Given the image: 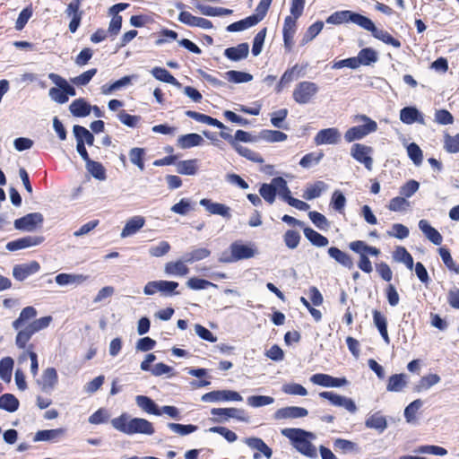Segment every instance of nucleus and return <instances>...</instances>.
<instances>
[{"instance_id": "f257e3e1", "label": "nucleus", "mask_w": 459, "mask_h": 459, "mask_svg": "<svg viewBox=\"0 0 459 459\" xmlns=\"http://www.w3.org/2000/svg\"><path fill=\"white\" fill-rule=\"evenodd\" d=\"M111 425L115 429L129 436L134 434L151 436L155 432L152 422L143 418H132L127 413H122L114 418L111 420Z\"/></svg>"}, {"instance_id": "f03ea898", "label": "nucleus", "mask_w": 459, "mask_h": 459, "mask_svg": "<svg viewBox=\"0 0 459 459\" xmlns=\"http://www.w3.org/2000/svg\"><path fill=\"white\" fill-rule=\"evenodd\" d=\"M282 436L286 437L291 442V445L305 456L309 458H316L317 451L316 446L311 443L316 436L310 431L302 429L286 428L281 430Z\"/></svg>"}, {"instance_id": "7ed1b4c3", "label": "nucleus", "mask_w": 459, "mask_h": 459, "mask_svg": "<svg viewBox=\"0 0 459 459\" xmlns=\"http://www.w3.org/2000/svg\"><path fill=\"white\" fill-rule=\"evenodd\" d=\"M258 255V249L255 243H243L240 240L230 244L229 251H224L219 257V262L230 264L239 260L250 259Z\"/></svg>"}, {"instance_id": "20e7f679", "label": "nucleus", "mask_w": 459, "mask_h": 459, "mask_svg": "<svg viewBox=\"0 0 459 459\" xmlns=\"http://www.w3.org/2000/svg\"><path fill=\"white\" fill-rule=\"evenodd\" d=\"M53 318L51 316H42L29 323L21 329L15 337V344L19 349H24L32 335L49 326Z\"/></svg>"}, {"instance_id": "39448f33", "label": "nucleus", "mask_w": 459, "mask_h": 459, "mask_svg": "<svg viewBox=\"0 0 459 459\" xmlns=\"http://www.w3.org/2000/svg\"><path fill=\"white\" fill-rule=\"evenodd\" d=\"M356 121L362 122L363 125L352 126L345 132L344 139L347 143L361 140L377 130V122L366 115L357 116Z\"/></svg>"}, {"instance_id": "423d86ee", "label": "nucleus", "mask_w": 459, "mask_h": 459, "mask_svg": "<svg viewBox=\"0 0 459 459\" xmlns=\"http://www.w3.org/2000/svg\"><path fill=\"white\" fill-rule=\"evenodd\" d=\"M318 91L319 87L316 82L303 81L296 84L292 98L298 104L305 105L312 102Z\"/></svg>"}, {"instance_id": "0eeeda50", "label": "nucleus", "mask_w": 459, "mask_h": 459, "mask_svg": "<svg viewBox=\"0 0 459 459\" xmlns=\"http://www.w3.org/2000/svg\"><path fill=\"white\" fill-rule=\"evenodd\" d=\"M373 152L371 146L363 143H353L351 147V156L359 163L362 164L368 171L373 169Z\"/></svg>"}, {"instance_id": "6e6552de", "label": "nucleus", "mask_w": 459, "mask_h": 459, "mask_svg": "<svg viewBox=\"0 0 459 459\" xmlns=\"http://www.w3.org/2000/svg\"><path fill=\"white\" fill-rule=\"evenodd\" d=\"M43 215L40 212H32L14 221V228L19 230L31 232L43 223Z\"/></svg>"}, {"instance_id": "1a4fd4ad", "label": "nucleus", "mask_w": 459, "mask_h": 459, "mask_svg": "<svg viewBox=\"0 0 459 459\" xmlns=\"http://www.w3.org/2000/svg\"><path fill=\"white\" fill-rule=\"evenodd\" d=\"M319 396L321 398L327 399L331 404L334 406L344 408L351 413H355L357 411L356 403L351 398L329 391L319 393Z\"/></svg>"}, {"instance_id": "9d476101", "label": "nucleus", "mask_w": 459, "mask_h": 459, "mask_svg": "<svg viewBox=\"0 0 459 459\" xmlns=\"http://www.w3.org/2000/svg\"><path fill=\"white\" fill-rule=\"evenodd\" d=\"M342 134L338 128L329 127L319 130L314 137L316 145L338 144L341 142Z\"/></svg>"}, {"instance_id": "9b49d317", "label": "nucleus", "mask_w": 459, "mask_h": 459, "mask_svg": "<svg viewBox=\"0 0 459 459\" xmlns=\"http://www.w3.org/2000/svg\"><path fill=\"white\" fill-rule=\"evenodd\" d=\"M201 400L204 403H216L222 401H237L243 400L242 396L236 391L232 390H216L204 394Z\"/></svg>"}, {"instance_id": "f8f14e48", "label": "nucleus", "mask_w": 459, "mask_h": 459, "mask_svg": "<svg viewBox=\"0 0 459 459\" xmlns=\"http://www.w3.org/2000/svg\"><path fill=\"white\" fill-rule=\"evenodd\" d=\"M244 443L252 450L256 451L253 459H261L264 455L266 459H271L273 455V450L264 443L260 437H247L244 439Z\"/></svg>"}, {"instance_id": "ddd939ff", "label": "nucleus", "mask_w": 459, "mask_h": 459, "mask_svg": "<svg viewBox=\"0 0 459 459\" xmlns=\"http://www.w3.org/2000/svg\"><path fill=\"white\" fill-rule=\"evenodd\" d=\"M309 380L314 385L327 388L342 387L348 385V380L345 377H334L323 373L314 374Z\"/></svg>"}, {"instance_id": "4468645a", "label": "nucleus", "mask_w": 459, "mask_h": 459, "mask_svg": "<svg viewBox=\"0 0 459 459\" xmlns=\"http://www.w3.org/2000/svg\"><path fill=\"white\" fill-rule=\"evenodd\" d=\"M211 413L213 416H218V417L223 418L224 420L232 418V419H236L242 422H249L250 421V417L247 414V412L243 409L213 408L211 411Z\"/></svg>"}, {"instance_id": "2eb2a0df", "label": "nucleus", "mask_w": 459, "mask_h": 459, "mask_svg": "<svg viewBox=\"0 0 459 459\" xmlns=\"http://www.w3.org/2000/svg\"><path fill=\"white\" fill-rule=\"evenodd\" d=\"M40 265L37 261H30V263L16 264L13 268V276L19 281H22L29 276L38 273Z\"/></svg>"}, {"instance_id": "dca6fc26", "label": "nucleus", "mask_w": 459, "mask_h": 459, "mask_svg": "<svg viewBox=\"0 0 459 459\" xmlns=\"http://www.w3.org/2000/svg\"><path fill=\"white\" fill-rule=\"evenodd\" d=\"M178 21L191 27H198L204 30H210L212 28V23L211 21L202 17L194 16L192 13L186 11H182L178 14Z\"/></svg>"}, {"instance_id": "f3484780", "label": "nucleus", "mask_w": 459, "mask_h": 459, "mask_svg": "<svg viewBox=\"0 0 459 459\" xmlns=\"http://www.w3.org/2000/svg\"><path fill=\"white\" fill-rule=\"evenodd\" d=\"M58 376L54 368H47L41 376L40 380L38 381L40 389L45 393H50L57 385Z\"/></svg>"}, {"instance_id": "a211bd4d", "label": "nucleus", "mask_w": 459, "mask_h": 459, "mask_svg": "<svg viewBox=\"0 0 459 459\" xmlns=\"http://www.w3.org/2000/svg\"><path fill=\"white\" fill-rule=\"evenodd\" d=\"M200 204L211 214L220 215L227 220L231 218L230 208L223 204L204 198L200 200Z\"/></svg>"}, {"instance_id": "6ab92c4d", "label": "nucleus", "mask_w": 459, "mask_h": 459, "mask_svg": "<svg viewBox=\"0 0 459 459\" xmlns=\"http://www.w3.org/2000/svg\"><path fill=\"white\" fill-rule=\"evenodd\" d=\"M306 408L299 406H287L277 410L273 415L275 420L299 419L307 416Z\"/></svg>"}, {"instance_id": "aec40b11", "label": "nucleus", "mask_w": 459, "mask_h": 459, "mask_svg": "<svg viewBox=\"0 0 459 459\" xmlns=\"http://www.w3.org/2000/svg\"><path fill=\"white\" fill-rule=\"evenodd\" d=\"M44 240L43 237L39 236H27L16 240L8 242L6 245V248L9 251H17L20 249L38 246L42 243Z\"/></svg>"}, {"instance_id": "412c9836", "label": "nucleus", "mask_w": 459, "mask_h": 459, "mask_svg": "<svg viewBox=\"0 0 459 459\" xmlns=\"http://www.w3.org/2000/svg\"><path fill=\"white\" fill-rule=\"evenodd\" d=\"M400 120L406 125H411L413 123L425 125L424 116L415 107H405L402 108L400 110Z\"/></svg>"}, {"instance_id": "4be33fe9", "label": "nucleus", "mask_w": 459, "mask_h": 459, "mask_svg": "<svg viewBox=\"0 0 459 459\" xmlns=\"http://www.w3.org/2000/svg\"><path fill=\"white\" fill-rule=\"evenodd\" d=\"M186 263L185 256L183 259L168 262L164 265V272L168 275L186 276L189 273V268L186 264Z\"/></svg>"}, {"instance_id": "5701e85b", "label": "nucleus", "mask_w": 459, "mask_h": 459, "mask_svg": "<svg viewBox=\"0 0 459 459\" xmlns=\"http://www.w3.org/2000/svg\"><path fill=\"white\" fill-rule=\"evenodd\" d=\"M145 224V219L143 216L136 215L130 218L121 231V238H128L138 232Z\"/></svg>"}, {"instance_id": "b1692460", "label": "nucleus", "mask_w": 459, "mask_h": 459, "mask_svg": "<svg viewBox=\"0 0 459 459\" xmlns=\"http://www.w3.org/2000/svg\"><path fill=\"white\" fill-rule=\"evenodd\" d=\"M38 315V312L34 307L28 306L25 307L20 313L17 319H15L12 323V326L13 329L17 330L18 332L22 329L26 324L30 321L31 319L35 318Z\"/></svg>"}, {"instance_id": "393cba45", "label": "nucleus", "mask_w": 459, "mask_h": 459, "mask_svg": "<svg viewBox=\"0 0 459 459\" xmlns=\"http://www.w3.org/2000/svg\"><path fill=\"white\" fill-rule=\"evenodd\" d=\"M220 135L222 139L226 140L230 145H231L232 140L235 143H238L239 142H243V143L256 142L255 136H253L250 133L243 131V130H237V132L235 133V135L232 136L228 132H225L224 129H221Z\"/></svg>"}, {"instance_id": "a878e982", "label": "nucleus", "mask_w": 459, "mask_h": 459, "mask_svg": "<svg viewBox=\"0 0 459 459\" xmlns=\"http://www.w3.org/2000/svg\"><path fill=\"white\" fill-rule=\"evenodd\" d=\"M283 40L285 48L290 51L293 44V37L296 32V21L291 16H287L283 25Z\"/></svg>"}, {"instance_id": "bb28decb", "label": "nucleus", "mask_w": 459, "mask_h": 459, "mask_svg": "<svg viewBox=\"0 0 459 459\" xmlns=\"http://www.w3.org/2000/svg\"><path fill=\"white\" fill-rule=\"evenodd\" d=\"M441 381V377L436 373H429L420 377L419 382L414 385L413 391L421 393L428 391Z\"/></svg>"}, {"instance_id": "cd10ccee", "label": "nucleus", "mask_w": 459, "mask_h": 459, "mask_svg": "<svg viewBox=\"0 0 459 459\" xmlns=\"http://www.w3.org/2000/svg\"><path fill=\"white\" fill-rule=\"evenodd\" d=\"M88 276L83 274H74V273H59L56 276L55 281L59 286L67 285H79L86 281Z\"/></svg>"}, {"instance_id": "c85d7f7f", "label": "nucleus", "mask_w": 459, "mask_h": 459, "mask_svg": "<svg viewBox=\"0 0 459 459\" xmlns=\"http://www.w3.org/2000/svg\"><path fill=\"white\" fill-rule=\"evenodd\" d=\"M65 434V429H44V430H39L34 437V442H40V441H56L61 437H63Z\"/></svg>"}, {"instance_id": "c756f323", "label": "nucleus", "mask_w": 459, "mask_h": 459, "mask_svg": "<svg viewBox=\"0 0 459 459\" xmlns=\"http://www.w3.org/2000/svg\"><path fill=\"white\" fill-rule=\"evenodd\" d=\"M349 247L355 253L359 255V257L362 255H370L373 256H377L380 254V250L375 247H371L366 244V242L362 240H356L350 243Z\"/></svg>"}, {"instance_id": "7c9ffc66", "label": "nucleus", "mask_w": 459, "mask_h": 459, "mask_svg": "<svg viewBox=\"0 0 459 459\" xmlns=\"http://www.w3.org/2000/svg\"><path fill=\"white\" fill-rule=\"evenodd\" d=\"M373 322L375 326L377 328L381 337L386 344L390 343V338L387 332V319L386 317L378 310L373 311Z\"/></svg>"}, {"instance_id": "2f4dec72", "label": "nucleus", "mask_w": 459, "mask_h": 459, "mask_svg": "<svg viewBox=\"0 0 459 459\" xmlns=\"http://www.w3.org/2000/svg\"><path fill=\"white\" fill-rule=\"evenodd\" d=\"M365 426L368 429H373L382 433L387 428V421L380 411H377L367 418Z\"/></svg>"}, {"instance_id": "473e14b6", "label": "nucleus", "mask_w": 459, "mask_h": 459, "mask_svg": "<svg viewBox=\"0 0 459 459\" xmlns=\"http://www.w3.org/2000/svg\"><path fill=\"white\" fill-rule=\"evenodd\" d=\"M419 228L426 236V238L435 245H440L443 238L441 234L434 229L428 221L420 220L419 221Z\"/></svg>"}, {"instance_id": "72a5a7b5", "label": "nucleus", "mask_w": 459, "mask_h": 459, "mask_svg": "<svg viewBox=\"0 0 459 459\" xmlns=\"http://www.w3.org/2000/svg\"><path fill=\"white\" fill-rule=\"evenodd\" d=\"M276 181V178H273L270 183H264L261 185L259 189V194L263 197V199L267 202L269 204H273L275 201L277 190H278V183L274 184Z\"/></svg>"}, {"instance_id": "f704fd0d", "label": "nucleus", "mask_w": 459, "mask_h": 459, "mask_svg": "<svg viewBox=\"0 0 459 459\" xmlns=\"http://www.w3.org/2000/svg\"><path fill=\"white\" fill-rule=\"evenodd\" d=\"M408 384V377L405 374L392 375L387 382L386 390L388 392H402Z\"/></svg>"}, {"instance_id": "c9c22d12", "label": "nucleus", "mask_w": 459, "mask_h": 459, "mask_svg": "<svg viewBox=\"0 0 459 459\" xmlns=\"http://www.w3.org/2000/svg\"><path fill=\"white\" fill-rule=\"evenodd\" d=\"M249 46L247 43L238 44L237 47L228 48L224 51V55L230 60L238 61L247 56Z\"/></svg>"}, {"instance_id": "e433bc0d", "label": "nucleus", "mask_w": 459, "mask_h": 459, "mask_svg": "<svg viewBox=\"0 0 459 459\" xmlns=\"http://www.w3.org/2000/svg\"><path fill=\"white\" fill-rule=\"evenodd\" d=\"M203 143V137L195 133L183 134L178 138V145L181 149H189L195 146H199Z\"/></svg>"}, {"instance_id": "4c0bfd02", "label": "nucleus", "mask_w": 459, "mask_h": 459, "mask_svg": "<svg viewBox=\"0 0 459 459\" xmlns=\"http://www.w3.org/2000/svg\"><path fill=\"white\" fill-rule=\"evenodd\" d=\"M328 255L330 257L334 259L337 263L342 264V266L351 269L353 267V261L351 257L346 254L345 252L342 251L338 247H331L328 248Z\"/></svg>"}, {"instance_id": "58836bf2", "label": "nucleus", "mask_w": 459, "mask_h": 459, "mask_svg": "<svg viewBox=\"0 0 459 459\" xmlns=\"http://www.w3.org/2000/svg\"><path fill=\"white\" fill-rule=\"evenodd\" d=\"M186 115L200 123L207 124L220 129H227L226 126L216 118L196 111L187 110Z\"/></svg>"}, {"instance_id": "ea45409f", "label": "nucleus", "mask_w": 459, "mask_h": 459, "mask_svg": "<svg viewBox=\"0 0 459 459\" xmlns=\"http://www.w3.org/2000/svg\"><path fill=\"white\" fill-rule=\"evenodd\" d=\"M137 406L148 414L160 416L158 405L148 396L137 395L135 397Z\"/></svg>"}, {"instance_id": "a19ab883", "label": "nucleus", "mask_w": 459, "mask_h": 459, "mask_svg": "<svg viewBox=\"0 0 459 459\" xmlns=\"http://www.w3.org/2000/svg\"><path fill=\"white\" fill-rule=\"evenodd\" d=\"M195 7L205 16H224L232 13V10L222 7H213L210 5H204L199 3H195Z\"/></svg>"}, {"instance_id": "79ce46f5", "label": "nucleus", "mask_w": 459, "mask_h": 459, "mask_svg": "<svg viewBox=\"0 0 459 459\" xmlns=\"http://www.w3.org/2000/svg\"><path fill=\"white\" fill-rule=\"evenodd\" d=\"M231 147L241 156L246 159L254 161L255 163L262 164L264 162V158L257 152L250 150L247 147L242 146L239 143H235L233 141L231 142Z\"/></svg>"}, {"instance_id": "37998d69", "label": "nucleus", "mask_w": 459, "mask_h": 459, "mask_svg": "<svg viewBox=\"0 0 459 459\" xmlns=\"http://www.w3.org/2000/svg\"><path fill=\"white\" fill-rule=\"evenodd\" d=\"M69 109L74 117H82L91 113V106L83 99H77L70 104Z\"/></svg>"}, {"instance_id": "c03bdc74", "label": "nucleus", "mask_w": 459, "mask_h": 459, "mask_svg": "<svg viewBox=\"0 0 459 459\" xmlns=\"http://www.w3.org/2000/svg\"><path fill=\"white\" fill-rule=\"evenodd\" d=\"M356 58L359 67L360 65H369L378 59L377 53L370 48L361 49Z\"/></svg>"}, {"instance_id": "a18cd8bd", "label": "nucleus", "mask_w": 459, "mask_h": 459, "mask_svg": "<svg viewBox=\"0 0 459 459\" xmlns=\"http://www.w3.org/2000/svg\"><path fill=\"white\" fill-rule=\"evenodd\" d=\"M303 232L305 237L311 242L312 245L316 247H326L329 243L327 238L321 235L320 233H318L317 231L314 230L311 228H303Z\"/></svg>"}, {"instance_id": "49530a36", "label": "nucleus", "mask_w": 459, "mask_h": 459, "mask_svg": "<svg viewBox=\"0 0 459 459\" xmlns=\"http://www.w3.org/2000/svg\"><path fill=\"white\" fill-rule=\"evenodd\" d=\"M197 162L196 159L181 160L176 164L177 172L181 175H195L198 169Z\"/></svg>"}, {"instance_id": "de8ad7c7", "label": "nucleus", "mask_w": 459, "mask_h": 459, "mask_svg": "<svg viewBox=\"0 0 459 459\" xmlns=\"http://www.w3.org/2000/svg\"><path fill=\"white\" fill-rule=\"evenodd\" d=\"M152 74L159 81L180 87V82L165 68L154 67L151 71Z\"/></svg>"}, {"instance_id": "09e8293b", "label": "nucleus", "mask_w": 459, "mask_h": 459, "mask_svg": "<svg viewBox=\"0 0 459 459\" xmlns=\"http://www.w3.org/2000/svg\"><path fill=\"white\" fill-rule=\"evenodd\" d=\"M48 78L51 80L53 83H55L56 86L64 90L65 97L76 95L75 89L60 75L51 73L48 74Z\"/></svg>"}, {"instance_id": "8fccbe9b", "label": "nucleus", "mask_w": 459, "mask_h": 459, "mask_svg": "<svg viewBox=\"0 0 459 459\" xmlns=\"http://www.w3.org/2000/svg\"><path fill=\"white\" fill-rule=\"evenodd\" d=\"M326 188L327 185L324 181H316L306 188L303 197L307 200H313L319 197Z\"/></svg>"}, {"instance_id": "3c124183", "label": "nucleus", "mask_w": 459, "mask_h": 459, "mask_svg": "<svg viewBox=\"0 0 459 459\" xmlns=\"http://www.w3.org/2000/svg\"><path fill=\"white\" fill-rule=\"evenodd\" d=\"M19 400L12 394H4L0 396V409L9 412H14L19 408Z\"/></svg>"}, {"instance_id": "603ef678", "label": "nucleus", "mask_w": 459, "mask_h": 459, "mask_svg": "<svg viewBox=\"0 0 459 459\" xmlns=\"http://www.w3.org/2000/svg\"><path fill=\"white\" fill-rule=\"evenodd\" d=\"M74 134L75 136L76 142L81 140L84 144H88L90 146L93 145L94 136L93 134L85 127L82 126H74L73 128Z\"/></svg>"}, {"instance_id": "864d4df0", "label": "nucleus", "mask_w": 459, "mask_h": 459, "mask_svg": "<svg viewBox=\"0 0 459 459\" xmlns=\"http://www.w3.org/2000/svg\"><path fill=\"white\" fill-rule=\"evenodd\" d=\"M394 259L397 262L404 264L410 270L413 268V258L403 247H396L394 252Z\"/></svg>"}, {"instance_id": "5fc2aeb1", "label": "nucleus", "mask_w": 459, "mask_h": 459, "mask_svg": "<svg viewBox=\"0 0 459 459\" xmlns=\"http://www.w3.org/2000/svg\"><path fill=\"white\" fill-rule=\"evenodd\" d=\"M224 77L229 82H235V83L248 82L252 81V79H253L252 74L246 73V72H240V71H235V70H230V71L226 72L224 74Z\"/></svg>"}, {"instance_id": "6e6d98bb", "label": "nucleus", "mask_w": 459, "mask_h": 459, "mask_svg": "<svg viewBox=\"0 0 459 459\" xmlns=\"http://www.w3.org/2000/svg\"><path fill=\"white\" fill-rule=\"evenodd\" d=\"M323 152H315L306 154L299 161L300 167L303 169H309L313 166L317 165L323 159Z\"/></svg>"}, {"instance_id": "4d7b16f0", "label": "nucleus", "mask_w": 459, "mask_h": 459, "mask_svg": "<svg viewBox=\"0 0 459 459\" xmlns=\"http://www.w3.org/2000/svg\"><path fill=\"white\" fill-rule=\"evenodd\" d=\"M13 359L11 357H5L0 360V378L9 383L12 378V370Z\"/></svg>"}, {"instance_id": "13d9d810", "label": "nucleus", "mask_w": 459, "mask_h": 459, "mask_svg": "<svg viewBox=\"0 0 459 459\" xmlns=\"http://www.w3.org/2000/svg\"><path fill=\"white\" fill-rule=\"evenodd\" d=\"M259 137L268 143H280L287 139V134L277 130H262Z\"/></svg>"}, {"instance_id": "bf43d9fd", "label": "nucleus", "mask_w": 459, "mask_h": 459, "mask_svg": "<svg viewBox=\"0 0 459 459\" xmlns=\"http://www.w3.org/2000/svg\"><path fill=\"white\" fill-rule=\"evenodd\" d=\"M86 163V169L99 180L106 179V170L101 163L89 160Z\"/></svg>"}, {"instance_id": "052dcab7", "label": "nucleus", "mask_w": 459, "mask_h": 459, "mask_svg": "<svg viewBox=\"0 0 459 459\" xmlns=\"http://www.w3.org/2000/svg\"><path fill=\"white\" fill-rule=\"evenodd\" d=\"M352 12L349 10L338 11L332 13L327 19L326 22L329 24H342L344 22H351Z\"/></svg>"}, {"instance_id": "680f3d73", "label": "nucleus", "mask_w": 459, "mask_h": 459, "mask_svg": "<svg viewBox=\"0 0 459 459\" xmlns=\"http://www.w3.org/2000/svg\"><path fill=\"white\" fill-rule=\"evenodd\" d=\"M423 401L416 399L407 405L404 409V418L408 423H411L416 420V413L422 407Z\"/></svg>"}, {"instance_id": "e2e57ef3", "label": "nucleus", "mask_w": 459, "mask_h": 459, "mask_svg": "<svg viewBox=\"0 0 459 459\" xmlns=\"http://www.w3.org/2000/svg\"><path fill=\"white\" fill-rule=\"evenodd\" d=\"M211 251L204 247L195 248L186 254H185L186 262L192 264L197 261H201L203 259L210 256Z\"/></svg>"}, {"instance_id": "0e129e2a", "label": "nucleus", "mask_w": 459, "mask_h": 459, "mask_svg": "<svg viewBox=\"0 0 459 459\" xmlns=\"http://www.w3.org/2000/svg\"><path fill=\"white\" fill-rule=\"evenodd\" d=\"M372 35L376 39L383 41L385 44L392 45L393 47L397 48L401 47V42L398 39H394L386 30H379L376 27L375 30L372 32Z\"/></svg>"}, {"instance_id": "69168bd1", "label": "nucleus", "mask_w": 459, "mask_h": 459, "mask_svg": "<svg viewBox=\"0 0 459 459\" xmlns=\"http://www.w3.org/2000/svg\"><path fill=\"white\" fill-rule=\"evenodd\" d=\"M257 23V19L251 15L246 19L231 23L228 26L227 30L229 31H240L255 26Z\"/></svg>"}, {"instance_id": "338daca9", "label": "nucleus", "mask_w": 459, "mask_h": 459, "mask_svg": "<svg viewBox=\"0 0 459 459\" xmlns=\"http://www.w3.org/2000/svg\"><path fill=\"white\" fill-rule=\"evenodd\" d=\"M351 22L359 25V27L368 31H370L371 33L376 29L374 22L369 18L357 13L352 12Z\"/></svg>"}, {"instance_id": "774afa93", "label": "nucleus", "mask_w": 459, "mask_h": 459, "mask_svg": "<svg viewBox=\"0 0 459 459\" xmlns=\"http://www.w3.org/2000/svg\"><path fill=\"white\" fill-rule=\"evenodd\" d=\"M444 149L449 153L459 152V133L454 136L444 134Z\"/></svg>"}]
</instances>
